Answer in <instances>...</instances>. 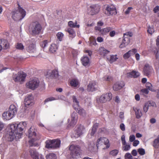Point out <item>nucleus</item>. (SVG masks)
Segmentation results:
<instances>
[{
  "label": "nucleus",
  "instance_id": "nucleus-1",
  "mask_svg": "<svg viewBox=\"0 0 159 159\" xmlns=\"http://www.w3.org/2000/svg\"><path fill=\"white\" fill-rule=\"evenodd\" d=\"M18 9L13 11L12 17L15 20H20L22 19L26 15V11L21 7L19 4L18 3Z\"/></svg>",
  "mask_w": 159,
  "mask_h": 159
},
{
  "label": "nucleus",
  "instance_id": "nucleus-2",
  "mask_svg": "<svg viewBox=\"0 0 159 159\" xmlns=\"http://www.w3.org/2000/svg\"><path fill=\"white\" fill-rule=\"evenodd\" d=\"M29 29L33 36H35L40 33L42 27L38 22L35 21L32 22L30 24Z\"/></svg>",
  "mask_w": 159,
  "mask_h": 159
},
{
  "label": "nucleus",
  "instance_id": "nucleus-3",
  "mask_svg": "<svg viewBox=\"0 0 159 159\" xmlns=\"http://www.w3.org/2000/svg\"><path fill=\"white\" fill-rule=\"evenodd\" d=\"M69 150L71 157L74 159L77 158L81 153V148L79 145H71L70 146Z\"/></svg>",
  "mask_w": 159,
  "mask_h": 159
},
{
  "label": "nucleus",
  "instance_id": "nucleus-4",
  "mask_svg": "<svg viewBox=\"0 0 159 159\" xmlns=\"http://www.w3.org/2000/svg\"><path fill=\"white\" fill-rule=\"evenodd\" d=\"M35 130H28V137L30 139L29 141V145L30 146L33 145L35 141L39 139L40 138L39 135H37Z\"/></svg>",
  "mask_w": 159,
  "mask_h": 159
},
{
  "label": "nucleus",
  "instance_id": "nucleus-5",
  "mask_svg": "<svg viewBox=\"0 0 159 159\" xmlns=\"http://www.w3.org/2000/svg\"><path fill=\"white\" fill-rule=\"evenodd\" d=\"M112 98V94L110 93H107L102 95L99 98H96L97 102L98 103H104L110 101Z\"/></svg>",
  "mask_w": 159,
  "mask_h": 159
},
{
  "label": "nucleus",
  "instance_id": "nucleus-6",
  "mask_svg": "<svg viewBox=\"0 0 159 159\" xmlns=\"http://www.w3.org/2000/svg\"><path fill=\"white\" fill-rule=\"evenodd\" d=\"M39 84V81L38 78H35L30 79V80L26 83V85L27 88L29 89L34 90L37 88Z\"/></svg>",
  "mask_w": 159,
  "mask_h": 159
},
{
  "label": "nucleus",
  "instance_id": "nucleus-7",
  "mask_svg": "<svg viewBox=\"0 0 159 159\" xmlns=\"http://www.w3.org/2000/svg\"><path fill=\"white\" fill-rule=\"evenodd\" d=\"M117 13L116 9L112 5H107L105 9V14L107 16L116 15Z\"/></svg>",
  "mask_w": 159,
  "mask_h": 159
},
{
  "label": "nucleus",
  "instance_id": "nucleus-8",
  "mask_svg": "<svg viewBox=\"0 0 159 159\" xmlns=\"http://www.w3.org/2000/svg\"><path fill=\"white\" fill-rule=\"evenodd\" d=\"M105 145L106 146V148H108L110 147L108 139L105 137H100L98 139L97 142L96 146L98 148V147Z\"/></svg>",
  "mask_w": 159,
  "mask_h": 159
},
{
  "label": "nucleus",
  "instance_id": "nucleus-9",
  "mask_svg": "<svg viewBox=\"0 0 159 159\" xmlns=\"http://www.w3.org/2000/svg\"><path fill=\"white\" fill-rule=\"evenodd\" d=\"M26 74L23 71L19 72L13 76V80L15 82H23L25 81Z\"/></svg>",
  "mask_w": 159,
  "mask_h": 159
},
{
  "label": "nucleus",
  "instance_id": "nucleus-10",
  "mask_svg": "<svg viewBox=\"0 0 159 159\" xmlns=\"http://www.w3.org/2000/svg\"><path fill=\"white\" fill-rule=\"evenodd\" d=\"M77 120V114L76 113H73L71 115V120L70 121L69 119L68 120V128H72L76 124Z\"/></svg>",
  "mask_w": 159,
  "mask_h": 159
},
{
  "label": "nucleus",
  "instance_id": "nucleus-11",
  "mask_svg": "<svg viewBox=\"0 0 159 159\" xmlns=\"http://www.w3.org/2000/svg\"><path fill=\"white\" fill-rule=\"evenodd\" d=\"M153 71L152 67L148 64H146L143 68V73L144 75L150 77Z\"/></svg>",
  "mask_w": 159,
  "mask_h": 159
},
{
  "label": "nucleus",
  "instance_id": "nucleus-12",
  "mask_svg": "<svg viewBox=\"0 0 159 159\" xmlns=\"http://www.w3.org/2000/svg\"><path fill=\"white\" fill-rule=\"evenodd\" d=\"M46 76L49 79L57 78L59 76L58 71L56 69L49 70L47 72Z\"/></svg>",
  "mask_w": 159,
  "mask_h": 159
},
{
  "label": "nucleus",
  "instance_id": "nucleus-13",
  "mask_svg": "<svg viewBox=\"0 0 159 159\" xmlns=\"http://www.w3.org/2000/svg\"><path fill=\"white\" fill-rule=\"evenodd\" d=\"M124 82H117L114 84L113 86V89L114 91H117L121 89L125 86Z\"/></svg>",
  "mask_w": 159,
  "mask_h": 159
},
{
  "label": "nucleus",
  "instance_id": "nucleus-14",
  "mask_svg": "<svg viewBox=\"0 0 159 159\" xmlns=\"http://www.w3.org/2000/svg\"><path fill=\"white\" fill-rule=\"evenodd\" d=\"M97 86V82L95 81H92L89 82L87 90L88 91H93L95 90Z\"/></svg>",
  "mask_w": 159,
  "mask_h": 159
},
{
  "label": "nucleus",
  "instance_id": "nucleus-15",
  "mask_svg": "<svg viewBox=\"0 0 159 159\" xmlns=\"http://www.w3.org/2000/svg\"><path fill=\"white\" fill-rule=\"evenodd\" d=\"M91 10L89 13L91 15H94L98 13L99 11V8L97 5H93L90 6Z\"/></svg>",
  "mask_w": 159,
  "mask_h": 159
},
{
  "label": "nucleus",
  "instance_id": "nucleus-16",
  "mask_svg": "<svg viewBox=\"0 0 159 159\" xmlns=\"http://www.w3.org/2000/svg\"><path fill=\"white\" fill-rule=\"evenodd\" d=\"M123 39L121 44L120 45V48H123L128 45L130 43V39L129 37H123Z\"/></svg>",
  "mask_w": 159,
  "mask_h": 159
},
{
  "label": "nucleus",
  "instance_id": "nucleus-17",
  "mask_svg": "<svg viewBox=\"0 0 159 159\" xmlns=\"http://www.w3.org/2000/svg\"><path fill=\"white\" fill-rule=\"evenodd\" d=\"M14 116L8 111L4 112L2 115L3 119L6 120H9L12 119Z\"/></svg>",
  "mask_w": 159,
  "mask_h": 159
},
{
  "label": "nucleus",
  "instance_id": "nucleus-18",
  "mask_svg": "<svg viewBox=\"0 0 159 159\" xmlns=\"http://www.w3.org/2000/svg\"><path fill=\"white\" fill-rule=\"evenodd\" d=\"M140 75L138 71H133L131 72L127 73L126 76L128 78H137Z\"/></svg>",
  "mask_w": 159,
  "mask_h": 159
},
{
  "label": "nucleus",
  "instance_id": "nucleus-19",
  "mask_svg": "<svg viewBox=\"0 0 159 159\" xmlns=\"http://www.w3.org/2000/svg\"><path fill=\"white\" fill-rule=\"evenodd\" d=\"M33 98L31 95H30L26 97L25 99V106L30 105L32 103Z\"/></svg>",
  "mask_w": 159,
  "mask_h": 159
},
{
  "label": "nucleus",
  "instance_id": "nucleus-20",
  "mask_svg": "<svg viewBox=\"0 0 159 159\" xmlns=\"http://www.w3.org/2000/svg\"><path fill=\"white\" fill-rule=\"evenodd\" d=\"M81 61L83 65L85 66L89 65V59L88 57H83L81 59Z\"/></svg>",
  "mask_w": 159,
  "mask_h": 159
},
{
  "label": "nucleus",
  "instance_id": "nucleus-21",
  "mask_svg": "<svg viewBox=\"0 0 159 159\" xmlns=\"http://www.w3.org/2000/svg\"><path fill=\"white\" fill-rule=\"evenodd\" d=\"M26 50L30 53H34L36 51L35 45L33 43L31 44L26 48Z\"/></svg>",
  "mask_w": 159,
  "mask_h": 159
},
{
  "label": "nucleus",
  "instance_id": "nucleus-22",
  "mask_svg": "<svg viewBox=\"0 0 159 159\" xmlns=\"http://www.w3.org/2000/svg\"><path fill=\"white\" fill-rule=\"evenodd\" d=\"M14 131L15 138L16 139L20 138L23 133V130H16Z\"/></svg>",
  "mask_w": 159,
  "mask_h": 159
},
{
  "label": "nucleus",
  "instance_id": "nucleus-23",
  "mask_svg": "<svg viewBox=\"0 0 159 159\" xmlns=\"http://www.w3.org/2000/svg\"><path fill=\"white\" fill-rule=\"evenodd\" d=\"M30 153L32 158L33 159H37L39 154L35 149H31Z\"/></svg>",
  "mask_w": 159,
  "mask_h": 159
},
{
  "label": "nucleus",
  "instance_id": "nucleus-24",
  "mask_svg": "<svg viewBox=\"0 0 159 159\" xmlns=\"http://www.w3.org/2000/svg\"><path fill=\"white\" fill-rule=\"evenodd\" d=\"M99 52L100 55L105 57L107 54L109 53L110 51L106 49L104 47H101L99 48Z\"/></svg>",
  "mask_w": 159,
  "mask_h": 159
},
{
  "label": "nucleus",
  "instance_id": "nucleus-25",
  "mask_svg": "<svg viewBox=\"0 0 159 159\" xmlns=\"http://www.w3.org/2000/svg\"><path fill=\"white\" fill-rule=\"evenodd\" d=\"M8 111L14 116L17 112V108L16 105L14 104L11 105Z\"/></svg>",
  "mask_w": 159,
  "mask_h": 159
},
{
  "label": "nucleus",
  "instance_id": "nucleus-26",
  "mask_svg": "<svg viewBox=\"0 0 159 159\" xmlns=\"http://www.w3.org/2000/svg\"><path fill=\"white\" fill-rule=\"evenodd\" d=\"M54 140L52 143V149H55L59 148L60 146L61 141L58 139H53Z\"/></svg>",
  "mask_w": 159,
  "mask_h": 159
},
{
  "label": "nucleus",
  "instance_id": "nucleus-27",
  "mask_svg": "<svg viewBox=\"0 0 159 159\" xmlns=\"http://www.w3.org/2000/svg\"><path fill=\"white\" fill-rule=\"evenodd\" d=\"M54 140L53 139H48L46 141L45 143L46 144L45 147L48 149H52V143Z\"/></svg>",
  "mask_w": 159,
  "mask_h": 159
},
{
  "label": "nucleus",
  "instance_id": "nucleus-28",
  "mask_svg": "<svg viewBox=\"0 0 159 159\" xmlns=\"http://www.w3.org/2000/svg\"><path fill=\"white\" fill-rule=\"evenodd\" d=\"M58 48V47L57 44L52 43L50 45L49 50L50 52L54 53L57 51Z\"/></svg>",
  "mask_w": 159,
  "mask_h": 159
},
{
  "label": "nucleus",
  "instance_id": "nucleus-29",
  "mask_svg": "<svg viewBox=\"0 0 159 159\" xmlns=\"http://www.w3.org/2000/svg\"><path fill=\"white\" fill-rule=\"evenodd\" d=\"M11 130V131L9 132L8 135H7V140L9 141H12L13 140L15 137L14 130Z\"/></svg>",
  "mask_w": 159,
  "mask_h": 159
},
{
  "label": "nucleus",
  "instance_id": "nucleus-30",
  "mask_svg": "<svg viewBox=\"0 0 159 159\" xmlns=\"http://www.w3.org/2000/svg\"><path fill=\"white\" fill-rule=\"evenodd\" d=\"M135 112L136 118H140L142 116V113L141 111L139 109L137 108H133Z\"/></svg>",
  "mask_w": 159,
  "mask_h": 159
},
{
  "label": "nucleus",
  "instance_id": "nucleus-31",
  "mask_svg": "<svg viewBox=\"0 0 159 159\" xmlns=\"http://www.w3.org/2000/svg\"><path fill=\"white\" fill-rule=\"evenodd\" d=\"M147 33L150 35H152V34L154 32L155 30L153 25H152L151 26L149 25H147Z\"/></svg>",
  "mask_w": 159,
  "mask_h": 159
},
{
  "label": "nucleus",
  "instance_id": "nucleus-32",
  "mask_svg": "<svg viewBox=\"0 0 159 159\" xmlns=\"http://www.w3.org/2000/svg\"><path fill=\"white\" fill-rule=\"evenodd\" d=\"M48 41L46 40L40 43V46L44 51H46L47 50V47L48 45Z\"/></svg>",
  "mask_w": 159,
  "mask_h": 159
},
{
  "label": "nucleus",
  "instance_id": "nucleus-33",
  "mask_svg": "<svg viewBox=\"0 0 159 159\" xmlns=\"http://www.w3.org/2000/svg\"><path fill=\"white\" fill-rule=\"evenodd\" d=\"M118 58L117 57V55H110V57L107 58V60L111 63L116 61V60Z\"/></svg>",
  "mask_w": 159,
  "mask_h": 159
},
{
  "label": "nucleus",
  "instance_id": "nucleus-34",
  "mask_svg": "<svg viewBox=\"0 0 159 159\" xmlns=\"http://www.w3.org/2000/svg\"><path fill=\"white\" fill-rule=\"evenodd\" d=\"M18 129H24L26 128V123L25 122H22L17 124Z\"/></svg>",
  "mask_w": 159,
  "mask_h": 159
},
{
  "label": "nucleus",
  "instance_id": "nucleus-35",
  "mask_svg": "<svg viewBox=\"0 0 159 159\" xmlns=\"http://www.w3.org/2000/svg\"><path fill=\"white\" fill-rule=\"evenodd\" d=\"M112 30V28L110 27H107L102 29L101 34L102 35L106 34Z\"/></svg>",
  "mask_w": 159,
  "mask_h": 159
},
{
  "label": "nucleus",
  "instance_id": "nucleus-36",
  "mask_svg": "<svg viewBox=\"0 0 159 159\" xmlns=\"http://www.w3.org/2000/svg\"><path fill=\"white\" fill-rule=\"evenodd\" d=\"M75 110L78 112L80 115H83L85 113V111L83 109L80 108L79 106H77V108L75 107Z\"/></svg>",
  "mask_w": 159,
  "mask_h": 159
},
{
  "label": "nucleus",
  "instance_id": "nucleus-37",
  "mask_svg": "<svg viewBox=\"0 0 159 159\" xmlns=\"http://www.w3.org/2000/svg\"><path fill=\"white\" fill-rule=\"evenodd\" d=\"M71 85L73 87H76L79 84V82L77 80L73 79L70 82Z\"/></svg>",
  "mask_w": 159,
  "mask_h": 159
},
{
  "label": "nucleus",
  "instance_id": "nucleus-38",
  "mask_svg": "<svg viewBox=\"0 0 159 159\" xmlns=\"http://www.w3.org/2000/svg\"><path fill=\"white\" fill-rule=\"evenodd\" d=\"M67 31L69 33V34L70 35V37L72 38H73L75 36V33L73 29L69 28L68 29Z\"/></svg>",
  "mask_w": 159,
  "mask_h": 159
},
{
  "label": "nucleus",
  "instance_id": "nucleus-39",
  "mask_svg": "<svg viewBox=\"0 0 159 159\" xmlns=\"http://www.w3.org/2000/svg\"><path fill=\"white\" fill-rule=\"evenodd\" d=\"M16 48L18 50H22L24 48V47L22 43H18L15 45Z\"/></svg>",
  "mask_w": 159,
  "mask_h": 159
},
{
  "label": "nucleus",
  "instance_id": "nucleus-40",
  "mask_svg": "<svg viewBox=\"0 0 159 159\" xmlns=\"http://www.w3.org/2000/svg\"><path fill=\"white\" fill-rule=\"evenodd\" d=\"M46 157V159H56L57 156L55 154L51 153L47 154Z\"/></svg>",
  "mask_w": 159,
  "mask_h": 159
},
{
  "label": "nucleus",
  "instance_id": "nucleus-41",
  "mask_svg": "<svg viewBox=\"0 0 159 159\" xmlns=\"http://www.w3.org/2000/svg\"><path fill=\"white\" fill-rule=\"evenodd\" d=\"M2 42L4 49H7L9 48V44L7 40L4 39Z\"/></svg>",
  "mask_w": 159,
  "mask_h": 159
},
{
  "label": "nucleus",
  "instance_id": "nucleus-42",
  "mask_svg": "<svg viewBox=\"0 0 159 159\" xmlns=\"http://www.w3.org/2000/svg\"><path fill=\"white\" fill-rule=\"evenodd\" d=\"M153 145L156 148H157L159 146V135L157 138L154 140Z\"/></svg>",
  "mask_w": 159,
  "mask_h": 159
},
{
  "label": "nucleus",
  "instance_id": "nucleus-43",
  "mask_svg": "<svg viewBox=\"0 0 159 159\" xmlns=\"http://www.w3.org/2000/svg\"><path fill=\"white\" fill-rule=\"evenodd\" d=\"M68 25L71 28H75L77 27L79 28L80 27V25H75L73 21H70L68 22Z\"/></svg>",
  "mask_w": 159,
  "mask_h": 159
},
{
  "label": "nucleus",
  "instance_id": "nucleus-44",
  "mask_svg": "<svg viewBox=\"0 0 159 159\" xmlns=\"http://www.w3.org/2000/svg\"><path fill=\"white\" fill-rule=\"evenodd\" d=\"M57 36L58 39L60 41H61L62 40V39L64 36V34L61 32H59L57 34Z\"/></svg>",
  "mask_w": 159,
  "mask_h": 159
},
{
  "label": "nucleus",
  "instance_id": "nucleus-45",
  "mask_svg": "<svg viewBox=\"0 0 159 159\" xmlns=\"http://www.w3.org/2000/svg\"><path fill=\"white\" fill-rule=\"evenodd\" d=\"M145 103L148 107L151 106L153 107L156 106V104L155 103L152 101H148V102H146Z\"/></svg>",
  "mask_w": 159,
  "mask_h": 159
},
{
  "label": "nucleus",
  "instance_id": "nucleus-46",
  "mask_svg": "<svg viewBox=\"0 0 159 159\" xmlns=\"http://www.w3.org/2000/svg\"><path fill=\"white\" fill-rule=\"evenodd\" d=\"M119 152V151L117 149H115L109 152L110 155L115 156H116Z\"/></svg>",
  "mask_w": 159,
  "mask_h": 159
},
{
  "label": "nucleus",
  "instance_id": "nucleus-47",
  "mask_svg": "<svg viewBox=\"0 0 159 159\" xmlns=\"http://www.w3.org/2000/svg\"><path fill=\"white\" fill-rule=\"evenodd\" d=\"M10 129H18L17 124L13 123L10 124L9 125Z\"/></svg>",
  "mask_w": 159,
  "mask_h": 159
},
{
  "label": "nucleus",
  "instance_id": "nucleus-48",
  "mask_svg": "<svg viewBox=\"0 0 159 159\" xmlns=\"http://www.w3.org/2000/svg\"><path fill=\"white\" fill-rule=\"evenodd\" d=\"M131 53V51H129L123 55V57L125 59H127L129 57Z\"/></svg>",
  "mask_w": 159,
  "mask_h": 159
},
{
  "label": "nucleus",
  "instance_id": "nucleus-49",
  "mask_svg": "<svg viewBox=\"0 0 159 159\" xmlns=\"http://www.w3.org/2000/svg\"><path fill=\"white\" fill-rule=\"evenodd\" d=\"M103 80L105 81L110 82L112 80V78L111 76H106L103 78Z\"/></svg>",
  "mask_w": 159,
  "mask_h": 159
},
{
  "label": "nucleus",
  "instance_id": "nucleus-50",
  "mask_svg": "<svg viewBox=\"0 0 159 159\" xmlns=\"http://www.w3.org/2000/svg\"><path fill=\"white\" fill-rule=\"evenodd\" d=\"M146 87L150 90L152 91H153V90L152 88V86L150 83L149 82L147 83L146 84Z\"/></svg>",
  "mask_w": 159,
  "mask_h": 159
},
{
  "label": "nucleus",
  "instance_id": "nucleus-51",
  "mask_svg": "<svg viewBox=\"0 0 159 159\" xmlns=\"http://www.w3.org/2000/svg\"><path fill=\"white\" fill-rule=\"evenodd\" d=\"M139 153L141 155H143L145 154V151L144 149L142 148H139L138 150Z\"/></svg>",
  "mask_w": 159,
  "mask_h": 159
},
{
  "label": "nucleus",
  "instance_id": "nucleus-52",
  "mask_svg": "<svg viewBox=\"0 0 159 159\" xmlns=\"http://www.w3.org/2000/svg\"><path fill=\"white\" fill-rule=\"evenodd\" d=\"M133 36V34L132 32H127L124 34L123 36L124 37H131Z\"/></svg>",
  "mask_w": 159,
  "mask_h": 159
},
{
  "label": "nucleus",
  "instance_id": "nucleus-53",
  "mask_svg": "<svg viewBox=\"0 0 159 159\" xmlns=\"http://www.w3.org/2000/svg\"><path fill=\"white\" fill-rule=\"evenodd\" d=\"M123 147V150L124 151H127L129 150L130 148V145L129 144H126Z\"/></svg>",
  "mask_w": 159,
  "mask_h": 159
},
{
  "label": "nucleus",
  "instance_id": "nucleus-54",
  "mask_svg": "<svg viewBox=\"0 0 159 159\" xmlns=\"http://www.w3.org/2000/svg\"><path fill=\"white\" fill-rule=\"evenodd\" d=\"M72 98L73 99V102L76 103V106H79V102L77 100L76 96H73L72 97Z\"/></svg>",
  "mask_w": 159,
  "mask_h": 159
},
{
  "label": "nucleus",
  "instance_id": "nucleus-55",
  "mask_svg": "<svg viewBox=\"0 0 159 159\" xmlns=\"http://www.w3.org/2000/svg\"><path fill=\"white\" fill-rule=\"evenodd\" d=\"M55 100V98L54 97H50L46 99L44 101L45 103L49 101H51Z\"/></svg>",
  "mask_w": 159,
  "mask_h": 159
},
{
  "label": "nucleus",
  "instance_id": "nucleus-56",
  "mask_svg": "<svg viewBox=\"0 0 159 159\" xmlns=\"http://www.w3.org/2000/svg\"><path fill=\"white\" fill-rule=\"evenodd\" d=\"M126 159H132V156L129 153H126L125 155Z\"/></svg>",
  "mask_w": 159,
  "mask_h": 159
},
{
  "label": "nucleus",
  "instance_id": "nucleus-57",
  "mask_svg": "<svg viewBox=\"0 0 159 159\" xmlns=\"http://www.w3.org/2000/svg\"><path fill=\"white\" fill-rule=\"evenodd\" d=\"M133 8L131 7H128L126 11L125 12V14L126 15H128L129 14L130 12V11L133 9Z\"/></svg>",
  "mask_w": 159,
  "mask_h": 159
},
{
  "label": "nucleus",
  "instance_id": "nucleus-58",
  "mask_svg": "<svg viewBox=\"0 0 159 159\" xmlns=\"http://www.w3.org/2000/svg\"><path fill=\"white\" fill-rule=\"evenodd\" d=\"M149 108V107L147 105L146 103H145L143 107V111L146 113L148 111Z\"/></svg>",
  "mask_w": 159,
  "mask_h": 159
},
{
  "label": "nucleus",
  "instance_id": "nucleus-59",
  "mask_svg": "<svg viewBox=\"0 0 159 159\" xmlns=\"http://www.w3.org/2000/svg\"><path fill=\"white\" fill-rule=\"evenodd\" d=\"M94 30H95L99 31V32L101 34L102 29L101 27L99 26H98L97 25V26H95L94 28Z\"/></svg>",
  "mask_w": 159,
  "mask_h": 159
},
{
  "label": "nucleus",
  "instance_id": "nucleus-60",
  "mask_svg": "<svg viewBox=\"0 0 159 159\" xmlns=\"http://www.w3.org/2000/svg\"><path fill=\"white\" fill-rule=\"evenodd\" d=\"M141 92L142 93L147 94L149 93V91L147 89H143L141 90Z\"/></svg>",
  "mask_w": 159,
  "mask_h": 159
},
{
  "label": "nucleus",
  "instance_id": "nucleus-61",
  "mask_svg": "<svg viewBox=\"0 0 159 159\" xmlns=\"http://www.w3.org/2000/svg\"><path fill=\"white\" fill-rule=\"evenodd\" d=\"M114 100L117 103H119L120 102V100L118 96H116V97L114 98Z\"/></svg>",
  "mask_w": 159,
  "mask_h": 159
},
{
  "label": "nucleus",
  "instance_id": "nucleus-62",
  "mask_svg": "<svg viewBox=\"0 0 159 159\" xmlns=\"http://www.w3.org/2000/svg\"><path fill=\"white\" fill-rule=\"evenodd\" d=\"M116 34V31L115 30H112L110 32L109 35L111 37H114Z\"/></svg>",
  "mask_w": 159,
  "mask_h": 159
},
{
  "label": "nucleus",
  "instance_id": "nucleus-63",
  "mask_svg": "<svg viewBox=\"0 0 159 159\" xmlns=\"http://www.w3.org/2000/svg\"><path fill=\"white\" fill-rule=\"evenodd\" d=\"M155 13H156L159 11V6H157L155 7L153 10Z\"/></svg>",
  "mask_w": 159,
  "mask_h": 159
},
{
  "label": "nucleus",
  "instance_id": "nucleus-64",
  "mask_svg": "<svg viewBox=\"0 0 159 159\" xmlns=\"http://www.w3.org/2000/svg\"><path fill=\"white\" fill-rule=\"evenodd\" d=\"M135 139V137L134 135H131L129 137V141L131 142H133Z\"/></svg>",
  "mask_w": 159,
  "mask_h": 159
}]
</instances>
